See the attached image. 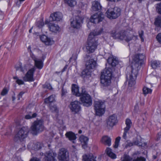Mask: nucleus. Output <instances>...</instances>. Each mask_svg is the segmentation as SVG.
Masks as SVG:
<instances>
[{
    "instance_id": "obj_24",
    "label": "nucleus",
    "mask_w": 161,
    "mask_h": 161,
    "mask_svg": "<svg viewBox=\"0 0 161 161\" xmlns=\"http://www.w3.org/2000/svg\"><path fill=\"white\" fill-rule=\"evenodd\" d=\"M80 141L83 147L84 148L87 147L88 142L89 140L88 138L84 135H81L79 138Z\"/></svg>"
},
{
    "instance_id": "obj_22",
    "label": "nucleus",
    "mask_w": 161,
    "mask_h": 161,
    "mask_svg": "<svg viewBox=\"0 0 161 161\" xmlns=\"http://www.w3.org/2000/svg\"><path fill=\"white\" fill-rule=\"evenodd\" d=\"M40 38L41 41L47 45H52L54 42L52 39L44 35L41 36Z\"/></svg>"
},
{
    "instance_id": "obj_64",
    "label": "nucleus",
    "mask_w": 161,
    "mask_h": 161,
    "mask_svg": "<svg viewBox=\"0 0 161 161\" xmlns=\"http://www.w3.org/2000/svg\"><path fill=\"white\" fill-rule=\"evenodd\" d=\"M90 57V56L89 55H86V58H88L89 57Z\"/></svg>"
},
{
    "instance_id": "obj_1",
    "label": "nucleus",
    "mask_w": 161,
    "mask_h": 161,
    "mask_svg": "<svg viewBox=\"0 0 161 161\" xmlns=\"http://www.w3.org/2000/svg\"><path fill=\"white\" fill-rule=\"evenodd\" d=\"M145 58V56L142 54H137L134 55L131 66L128 67L127 69H130L131 70V73H127L126 76L129 86L131 87L135 84V79L138 73V68L142 64Z\"/></svg>"
},
{
    "instance_id": "obj_56",
    "label": "nucleus",
    "mask_w": 161,
    "mask_h": 161,
    "mask_svg": "<svg viewBox=\"0 0 161 161\" xmlns=\"http://www.w3.org/2000/svg\"><path fill=\"white\" fill-rule=\"evenodd\" d=\"M45 86L46 88L49 89L51 90L52 89V86L50 84H47V85H45Z\"/></svg>"
},
{
    "instance_id": "obj_36",
    "label": "nucleus",
    "mask_w": 161,
    "mask_h": 161,
    "mask_svg": "<svg viewBox=\"0 0 161 161\" xmlns=\"http://www.w3.org/2000/svg\"><path fill=\"white\" fill-rule=\"evenodd\" d=\"M151 65L153 69H156L160 67V63L159 61L153 60L151 62Z\"/></svg>"
},
{
    "instance_id": "obj_55",
    "label": "nucleus",
    "mask_w": 161,
    "mask_h": 161,
    "mask_svg": "<svg viewBox=\"0 0 161 161\" xmlns=\"http://www.w3.org/2000/svg\"><path fill=\"white\" fill-rule=\"evenodd\" d=\"M4 17L3 12L0 10V20H2Z\"/></svg>"
},
{
    "instance_id": "obj_54",
    "label": "nucleus",
    "mask_w": 161,
    "mask_h": 161,
    "mask_svg": "<svg viewBox=\"0 0 161 161\" xmlns=\"http://www.w3.org/2000/svg\"><path fill=\"white\" fill-rule=\"evenodd\" d=\"M30 161H40L39 159L36 158H32Z\"/></svg>"
},
{
    "instance_id": "obj_5",
    "label": "nucleus",
    "mask_w": 161,
    "mask_h": 161,
    "mask_svg": "<svg viewBox=\"0 0 161 161\" xmlns=\"http://www.w3.org/2000/svg\"><path fill=\"white\" fill-rule=\"evenodd\" d=\"M44 129L43 121L42 120L35 121L31 127V132L34 135L42 131Z\"/></svg>"
},
{
    "instance_id": "obj_19",
    "label": "nucleus",
    "mask_w": 161,
    "mask_h": 161,
    "mask_svg": "<svg viewBox=\"0 0 161 161\" xmlns=\"http://www.w3.org/2000/svg\"><path fill=\"white\" fill-rule=\"evenodd\" d=\"M62 14L60 12H57L51 15L50 20L51 21H59L62 19Z\"/></svg>"
},
{
    "instance_id": "obj_62",
    "label": "nucleus",
    "mask_w": 161,
    "mask_h": 161,
    "mask_svg": "<svg viewBox=\"0 0 161 161\" xmlns=\"http://www.w3.org/2000/svg\"><path fill=\"white\" fill-rule=\"evenodd\" d=\"M66 68H67V67H65L64 68V69H63L62 71L63 72V71H64L66 69Z\"/></svg>"
},
{
    "instance_id": "obj_31",
    "label": "nucleus",
    "mask_w": 161,
    "mask_h": 161,
    "mask_svg": "<svg viewBox=\"0 0 161 161\" xmlns=\"http://www.w3.org/2000/svg\"><path fill=\"white\" fill-rule=\"evenodd\" d=\"M48 27L50 31L55 32L58 31L60 28L58 25L52 23H49Z\"/></svg>"
},
{
    "instance_id": "obj_29",
    "label": "nucleus",
    "mask_w": 161,
    "mask_h": 161,
    "mask_svg": "<svg viewBox=\"0 0 161 161\" xmlns=\"http://www.w3.org/2000/svg\"><path fill=\"white\" fill-rule=\"evenodd\" d=\"M92 8L93 11H97L101 9V6L99 2L94 1L92 2Z\"/></svg>"
},
{
    "instance_id": "obj_53",
    "label": "nucleus",
    "mask_w": 161,
    "mask_h": 161,
    "mask_svg": "<svg viewBox=\"0 0 161 161\" xmlns=\"http://www.w3.org/2000/svg\"><path fill=\"white\" fill-rule=\"evenodd\" d=\"M62 96H63L66 94V93H67V91L66 90L63 88L62 90Z\"/></svg>"
},
{
    "instance_id": "obj_15",
    "label": "nucleus",
    "mask_w": 161,
    "mask_h": 161,
    "mask_svg": "<svg viewBox=\"0 0 161 161\" xmlns=\"http://www.w3.org/2000/svg\"><path fill=\"white\" fill-rule=\"evenodd\" d=\"M121 159L122 161H146V159L143 157H137L136 158L134 157L133 159L132 158L126 154L124 155Z\"/></svg>"
},
{
    "instance_id": "obj_4",
    "label": "nucleus",
    "mask_w": 161,
    "mask_h": 161,
    "mask_svg": "<svg viewBox=\"0 0 161 161\" xmlns=\"http://www.w3.org/2000/svg\"><path fill=\"white\" fill-rule=\"evenodd\" d=\"M29 129L26 127H23L20 129L15 135L14 140L16 142L19 141L21 142L24 141L28 136Z\"/></svg>"
},
{
    "instance_id": "obj_27",
    "label": "nucleus",
    "mask_w": 161,
    "mask_h": 161,
    "mask_svg": "<svg viewBox=\"0 0 161 161\" xmlns=\"http://www.w3.org/2000/svg\"><path fill=\"white\" fill-rule=\"evenodd\" d=\"M65 135L69 140L73 141V142L74 143V140L76 139V137L74 133L71 131H69L66 132Z\"/></svg>"
},
{
    "instance_id": "obj_3",
    "label": "nucleus",
    "mask_w": 161,
    "mask_h": 161,
    "mask_svg": "<svg viewBox=\"0 0 161 161\" xmlns=\"http://www.w3.org/2000/svg\"><path fill=\"white\" fill-rule=\"evenodd\" d=\"M112 36L114 38L125 40L127 42L131 40L134 36L133 35L123 31L114 33Z\"/></svg>"
},
{
    "instance_id": "obj_20",
    "label": "nucleus",
    "mask_w": 161,
    "mask_h": 161,
    "mask_svg": "<svg viewBox=\"0 0 161 161\" xmlns=\"http://www.w3.org/2000/svg\"><path fill=\"white\" fill-rule=\"evenodd\" d=\"M112 75V69L111 68L105 69L102 73L101 77L111 80Z\"/></svg>"
},
{
    "instance_id": "obj_51",
    "label": "nucleus",
    "mask_w": 161,
    "mask_h": 161,
    "mask_svg": "<svg viewBox=\"0 0 161 161\" xmlns=\"http://www.w3.org/2000/svg\"><path fill=\"white\" fill-rule=\"evenodd\" d=\"M16 82L19 85L23 84L24 83V82L23 80L19 79L16 80Z\"/></svg>"
},
{
    "instance_id": "obj_49",
    "label": "nucleus",
    "mask_w": 161,
    "mask_h": 161,
    "mask_svg": "<svg viewBox=\"0 0 161 161\" xmlns=\"http://www.w3.org/2000/svg\"><path fill=\"white\" fill-rule=\"evenodd\" d=\"M8 90L7 89L4 88L1 93V95L2 96H4L8 93Z\"/></svg>"
},
{
    "instance_id": "obj_32",
    "label": "nucleus",
    "mask_w": 161,
    "mask_h": 161,
    "mask_svg": "<svg viewBox=\"0 0 161 161\" xmlns=\"http://www.w3.org/2000/svg\"><path fill=\"white\" fill-rule=\"evenodd\" d=\"M107 155L111 158L114 159L116 158V155L112 152V149L109 147H107L106 150Z\"/></svg>"
},
{
    "instance_id": "obj_26",
    "label": "nucleus",
    "mask_w": 161,
    "mask_h": 161,
    "mask_svg": "<svg viewBox=\"0 0 161 161\" xmlns=\"http://www.w3.org/2000/svg\"><path fill=\"white\" fill-rule=\"evenodd\" d=\"M107 61L109 64L113 67L115 66L118 63L116 57H109Z\"/></svg>"
},
{
    "instance_id": "obj_2",
    "label": "nucleus",
    "mask_w": 161,
    "mask_h": 161,
    "mask_svg": "<svg viewBox=\"0 0 161 161\" xmlns=\"http://www.w3.org/2000/svg\"><path fill=\"white\" fill-rule=\"evenodd\" d=\"M101 32H98L97 34L95 33H91L89 34L87 44L86 45V51L88 53L93 52L97 47V40L94 37L95 35H99L100 34Z\"/></svg>"
},
{
    "instance_id": "obj_57",
    "label": "nucleus",
    "mask_w": 161,
    "mask_h": 161,
    "mask_svg": "<svg viewBox=\"0 0 161 161\" xmlns=\"http://www.w3.org/2000/svg\"><path fill=\"white\" fill-rule=\"evenodd\" d=\"M25 0H19V1H17L16 2V4L18 6H19L21 4V2L24 1Z\"/></svg>"
},
{
    "instance_id": "obj_21",
    "label": "nucleus",
    "mask_w": 161,
    "mask_h": 161,
    "mask_svg": "<svg viewBox=\"0 0 161 161\" xmlns=\"http://www.w3.org/2000/svg\"><path fill=\"white\" fill-rule=\"evenodd\" d=\"M97 65V63L95 61L92 59H89L86 62V68L89 69H94Z\"/></svg>"
},
{
    "instance_id": "obj_40",
    "label": "nucleus",
    "mask_w": 161,
    "mask_h": 161,
    "mask_svg": "<svg viewBox=\"0 0 161 161\" xmlns=\"http://www.w3.org/2000/svg\"><path fill=\"white\" fill-rule=\"evenodd\" d=\"M129 144V146H131L133 145H136L139 146H142V144L141 142L138 141V140H136V141L133 142L132 143H130Z\"/></svg>"
},
{
    "instance_id": "obj_58",
    "label": "nucleus",
    "mask_w": 161,
    "mask_h": 161,
    "mask_svg": "<svg viewBox=\"0 0 161 161\" xmlns=\"http://www.w3.org/2000/svg\"><path fill=\"white\" fill-rule=\"evenodd\" d=\"M15 68L16 70H20V68H19V66H16Z\"/></svg>"
},
{
    "instance_id": "obj_50",
    "label": "nucleus",
    "mask_w": 161,
    "mask_h": 161,
    "mask_svg": "<svg viewBox=\"0 0 161 161\" xmlns=\"http://www.w3.org/2000/svg\"><path fill=\"white\" fill-rule=\"evenodd\" d=\"M158 42L161 44V33H159L156 37Z\"/></svg>"
},
{
    "instance_id": "obj_37",
    "label": "nucleus",
    "mask_w": 161,
    "mask_h": 161,
    "mask_svg": "<svg viewBox=\"0 0 161 161\" xmlns=\"http://www.w3.org/2000/svg\"><path fill=\"white\" fill-rule=\"evenodd\" d=\"M154 24L158 27H161V16H158L155 19Z\"/></svg>"
},
{
    "instance_id": "obj_16",
    "label": "nucleus",
    "mask_w": 161,
    "mask_h": 161,
    "mask_svg": "<svg viewBox=\"0 0 161 161\" xmlns=\"http://www.w3.org/2000/svg\"><path fill=\"white\" fill-rule=\"evenodd\" d=\"M57 154L52 151L50 150L46 153L45 154V160L46 161H54Z\"/></svg>"
},
{
    "instance_id": "obj_6",
    "label": "nucleus",
    "mask_w": 161,
    "mask_h": 161,
    "mask_svg": "<svg viewBox=\"0 0 161 161\" xmlns=\"http://www.w3.org/2000/svg\"><path fill=\"white\" fill-rule=\"evenodd\" d=\"M105 106L104 102L102 101H95L94 103V109L96 115L100 116L105 112Z\"/></svg>"
},
{
    "instance_id": "obj_52",
    "label": "nucleus",
    "mask_w": 161,
    "mask_h": 161,
    "mask_svg": "<svg viewBox=\"0 0 161 161\" xmlns=\"http://www.w3.org/2000/svg\"><path fill=\"white\" fill-rule=\"evenodd\" d=\"M24 93V92H21L19 93V94L18 96V100H19L20 99V98H21L22 97V95Z\"/></svg>"
},
{
    "instance_id": "obj_38",
    "label": "nucleus",
    "mask_w": 161,
    "mask_h": 161,
    "mask_svg": "<svg viewBox=\"0 0 161 161\" xmlns=\"http://www.w3.org/2000/svg\"><path fill=\"white\" fill-rule=\"evenodd\" d=\"M131 124L132 122L130 119H126L125 121L126 127L124 129H125L126 130H129L130 128Z\"/></svg>"
},
{
    "instance_id": "obj_7",
    "label": "nucleus",
    "mask_w": 161,
    "mask_h": 161,
    "mask_svg": "<svg viewBox=\"0 0 161 161\" xmlns=\"http://www.w3.org/2000/svg\"><path fill=\"white\" fill-rule=\"evenodd\" d=\"M80 99L84 106L88 107L92 105V101L90 95L84 89H82Z\"/></svg>"
},
{
    "instance_id": "obj_46",
    "label": "nucleus",
    "mask_w": 161,
    "mask_h": 161,
    "mask_svg": "<svg viewBox=\"0 0 161 161\" xmlns=\"http://www.w3.org/2000/svg\"><path fill=\"white\" fill-rule=\"evenodd\" d=\"M19 68H20L19 70L23 73H24L27 70V69L25 66H22L21 64H19Z\"/></svg>"
},
{
    "instance_id": "obj_13",
    "label": "nucleus",
    "mask_w": 161,
    "mask_h": 161,
    "mask_svg": "<svg viewBox=\"0 0 161 161\" xmlns=\"http://www.w3.org/2000/svg\"><path fill=\"white\" fill-rule=\"evenodd\" d=\"M83 19L79 16H76L75 18L71 21V25L72 27L75 29H79L81 26Z\"/></svg>"
},
{
    "instance_id": "obj_33",
    "label": "nucleus",
    "mask_w": 161,
    "mask_h": 161,
    "mask_svg": "<svg viewBox=\"0 0 161 161\" xmlns=\"http://www.w3.org/2000/svg\"><path fill=\"white\" fill-rule=\"evenodd\" d=\"M91 75V71L90 69H86L83 70L81 74V77L84 79L86 78Z\"/></svg>"
},
{
    "instance_id": "obj_17",
    "label": "nucleus",
    "mask_w": 161,
    "mask_h": 161,
    "mask_svg": "<svg viewBox=\"0 0 161 161\" xmlns=\"http://www.w3.org/2000/svg\"><path fill=\"white\" fill-rule=\"evenodd\" d=\"M31 57L34 61L35 66L39 69H41L43 67V62L40 58H36L34 55H31Z\"/></svg>"
},
{
    "instance_id": "obj_25",
    "label": "nucleus",
    "mask_w": 161,
    "mask_h": 161,
    "mask_svg": "<svg viewBox=\"0 0 161 161\" xmlns=\"http://www.w3.org/2000/svg\"><path fill=\"white\" fill-rule=\"evenodd\" d=\"M111 80L101 77V83L102 87H107L111 84Z\"/></svg>"
},
{
    "instance_id": "obj_45",
    "label": "nucleus",
    "mask_w": 161,
    "mask_h": 161,
    "mask_svg": "<svg viewBox=\"0 0 161 161\" xmlns=\"http://www.w3.org/2000/svg\"><path fill=\"white\" fill-rule=\"evenodd\" d=\"M156 8L158 13L161 14V2L157 4Z\"/></svg>"
},
{
    "instance_id": "obj_60",
    "label": "nucleus",
    "mask_w": 161,
    "mask_h": 161,
    "mask_svg": "<svg viewBox=\"0 0 161 161\" xmlns=\"http://www.w3.org/2000/svg\"><path fill=\"white\" fill-rule=\"evenodd\" d=\"M13 78L14 79L16 80L19 79L17 76H14L13 77Z\"/></svg>"
},
{
    "instance_id": "obj_35",
    "label": "nucleus",
    "mask_w": 161,
    "mask_h": 161,
    "mask_svg": "<svg viewBox=\"0 0 161 161\" xmlns=\"http://www.w3.org/2000/svg\"><path fill=\"white\" fill-rule=\"evenodd\" d=\"M55 95H51L48 98H46L44 102L46 103L51 104V103L55 101Z\"/></svg>"
},
{
    "instance_id": "obj_48",
    "label": "nucleus",
    "mask_w": 161,
    "mask_h": 161,
    "mask_svg": "<svg viewBox=\"0 0 161 161\" xmlns=\"http://www.w3.org/2000/svg\"><path fill=\"white\" fill-rule=\"evenodd\" d=\"M144 32L143 31H141L139 32V36L141 39L142 42L144 41L143 38Z\"/></svg>"
},
{
    "instance_id": "obj_12",
    "label": "nucleus",
    "mask_w": 161,
    "mask_h": 161,
    "mask_svg": "<svg viewBox=\"0 0 161 161\" xmlns=\"http://www.w3.org/2000/svg\"><path fill=\"white\" fill-rule=\"evenodd\" d=\"M35 70V68H33L29 69L23 78L25 81H33L34 79L33 78L34 73Z\"/></svg>"
},
{
    "instance_id": "obj_30",
    "label": "nucleus",
    "mask_w": 161,
    "mask_h": 161,
    "mask_svg": "<svg viewBox=\"0 0 161 161\" xmlns=\"http://www.w3.org/2000/svg\"><path fill=\"white\" fill-rule=\"evenodd\" d=\"M102 142L104 145L109 146L111 145V139L107 136H104L102 139Z\"/></svg>"
},
{
    "instance_id": "obj_43",
    "label": "nucleus",
    "mask_w": 161,
    "mask_h": 161,
    "mask_svg": "<svg viewBox=\"0 0 161 161\" xmlns=\"http://www.w3.org/2000/svg\"><path fill=\"white\" fill-rule=\"evenodd\" d=\"M120 139L121 137L120 136H118L116 138L115 142V145L114 146V147L115 148H117L118 147Z\"/></svg>"
},
{
    "instance_id": "obj_14",
    "label": "nucleus",
    "mask_w": 161,
    "mask_h": 161,
    "mask_svg": "<svg viewBox=\"0 0 161 161\" xmlns=\"http://www.w3.org/2000/svg\"><path fill=\"white\" fill-rule=\"evenodd\" d=\"M117 118L114 114L110 116L107 121V127L108 128L113 127L117 122Z\"/></svg>"
},
{
    "instance_id": "obj_9",
    "label": "nucleus",
    "mask_w": 161,
    "mask_h": 161,
    "mask_svg": "<svg viewBox=\"0 0 161 161\" xmlns=\"http://www.w3.org/2000/svg\"><path fill=\"white\" fill-rule=\"evenodd\" d=\"M68 156V153L66 149L63 148L59 149L58 155L59 161H67Z\"/></svg>"
},
{
    "instance_id": "obj_8",
    "label": "nucleus",
    "mask_w": 161,
    "mask_h": 161,
    "mask_svg": "<svg viewBox=\"0 0 161 161\" xmlns=\"http://www.w3.org/2000/svg\"><path fill=\"white\" fill-rule=\"evenodd\" d=\"M107 16L110 19H115L121 14V10L118 7L109 8L106 12Z\"/></svg>"
},
{
    "instance_id": "obj_11",
    "label": "nucleus",
    "mask_w": 161,
    "mask_h": 161,
    "mask_svg": "<svg viewBox=\"0 0 161 161\" xmlns=\"http://www.w3.org/2000/svg\"><path fill=\"white\" fill-rule=\"evenodd\" d=\"M104 15L102 13L98 12L92 16L90 22L93 23H98L102 21L103 19Z\"/></svg>"
},
{
    "instance_id": "obj_61",
    "label": "nucleus",
    "mask_w": 161,
    "mask_h": 161,
    "mask_svg": "<svg viewBox=\"0 0 161 161\" xmlns=\"http://www.w3.org/2000/svg\"><path fill=\"white\" fill-rule=\"evenodd\" d=\"M121 0H114V2L115 3V2H117L119 1H120Z\"/></svg>"
},
{
    "instance_id": "obj_44",
    "label": "nucleus",
    "mask_w": 161,
    "mask_h": 161,
    "mask_svg": "<svg viewBox=\"0 0 161 161\" xmlns=\"http://www.w3.org/2000/svg\"><path fill=\"white\" fill-rule=\"evenodd\" d=\"M36 115L37 114L36 113H34L31 115L28 114L25 116V118L26 119H29L36 117Z\"/></svg>"
},
{
    "instance_id": "obj_28",
    "label": "nucleus",
    "mask_w": 161,
    "mask_h": 161,
    "mask_svg": "<svg viewBox=\"0 0 161 161\" xmlns=\"http://www.w3.org/2000/svg\"><path fill=\"white\" fill-rule=\"evenodd\" d=\"M83 157L84 161H97L96 157L92 154L86 155Z\"/></svg>"
},
{
    "instance_id": "obj_47",
    "label": "nucleus",
    "mask_w": 161,
    "mask_h": 161,
    "mask_svg": "<svg viewBox=\"0 0 161 161\" xmlns=\"http://www.w3.org/2000/svg\"><path fill=\"white\" fill-rule=\"evenodd\" d=\"M124 132L122 136V138L125 140H126L127 139V133L129 130H126L125 129H124Z\"/></svg>"
},
{
    "instance_id": "obj_42",
    "label": "nucleus",
    "mask_w": 161,
    "mask_h": 161,
    "mask_svg": "<svg viewBox=\"0 0 161 161\" xmlns=\"http://www.w3.org/2000/svg\"><path fill=\"white\" fill-rule=\"evenodd\" d=\"M152 91L151 89L146 87H144L143 89V93L145 95L151 93Z\"/></svg>"
},
{
    "instance_id": "obj_34",
    "label": "nucleus",
    "mask_w": 161,
    "mask_h": 161,
    "mask_svg": "<svg viewBox=\"0 0 161 161\" xmlns=\"http://www.w3.org/2000/svg\"><path fill=\"white\" fill-rule=\"evenodd\" d=\"M64 1L65 4L71 7H74L77 3L75 0H64Z\"/></svg>"
},
{
    "instance_id": "obj_59",
    "label": "nucleus",
    "mask_w": 161,
    "mask_h": 161,
    "mask_svg": "<svg viewBox=\"0 0 161 161\" xmlns=\"http://www.w3.org/2000/svg\"><path fill=\"white\" fill-rule=\"evenodd\" d=\"M157 158V156L156 155H154L153 156V159H156Z\"/></svg>"
},
{
    "instance_id": "obj_10",
    "label": "nucleus",
    "mask_w": 161,
    "mask_h": 161,
    "mask_svg": "<svg viewBox=\"0 0 161 161\" xmlns=\"http://www.w3.org/2000/svg\"><path fill=\"white\" fill-rule=\"evenodd\" d=\"M69 107L71 110L74 114L78 113L81 110L80 103L78 101H75L71 102Z\"/></svg>"
},
{
    "instance_id": "obj_41",
    "label": "nucleus",
    "mask_w": 161,
    "mask_h": 161,
    "mask_svg": "<svg viewBox=\"0 0 161 161\" xmlns=\"http://www.w3.org/2000/svg\"><path fill=\"white\" fill-rule=\"evenodd\" d=\"M44 25L43 20L41 19L37 21L36 23V26L39 28H41Z\"/></svg>"
},
{
    "instance_id": "obj_23",
    "label": "nucleus",
    "mask_w": 161,
    "mask_h": 161,
    "mask_svg": "<svg viewBox=\"0 0 161 161\" xmlns=\"http://www.w3.org/2000/svg\"><path fill=\"white\" fill-rule=\"evenodd\" d=\"M72 94L76 96L80 97L81 95V92H79V87L76 84H72L71 87Z\"/></svg>"
},
{
    "instance_id": "obj_63",
    "label": "nucleus",
    "mask_w": 161,
    "mask_h": 161,
    "mask_svg": "<svg viewBox=\"0 0 161 161\" xmlns=\"http://www.w3.org/2000/svg\"><path fill=\"white\" fill-rule=\"evenodd\" d=\"M82 130H80L79 131V132H78L79 133L81 134V133H82Z\"/></svg>"
},
{
    "instance_id": "obj_39",
    "label": "nucleus",
    "mask_w": 161,
    "mask_h": 161,
    "mask_svg": "<svg viewBox=\"0 0 161 161\" xmlns=\"http://www.w3.org/2000/svg\"><path fill=\"white\" fill-rule=\"evenodd\" d=\"M50 110L53 112L57 113L58 112V109L56 105H52L51 104L49 105Z\"/></svg>"
},
{
    "instance_id": "obj_18",
    "label": "nucleus",
    "mask_w": 161,
    "mask_h": 161,
    "mask_svg": "<svg viewBox=\"0 0 161 161\" xmlns=\"http://www.w3.org/2000/svg\"><path fill=\"white\" fill-rule=\"evenodd\" d=\"M42 146L39 142H30L28 144L27 147L29 149L36 151L40 149Z\"/></svg>"
}]
</instances>
